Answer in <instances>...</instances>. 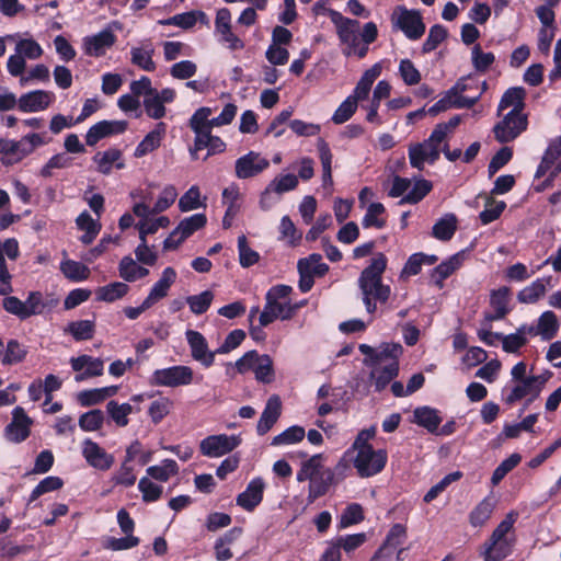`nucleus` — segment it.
I'll return each instance as SVG.
<instances>
[{
    "label": "nucleus",
    "instance_id": "44",
    "mask_svg": "<svg viewBox=\"0 0 561 561\" xmlns=\"http://www.w3.org/2000/svg\"><path fill=\"white\" fill-rule=\"evenodd\" d=\"M457 229V218L454 214H446L433 227V236L442 241L453 238Z\"/></svg>",
    "mask_w": 561,
    "mask_h": 561
},
{
    "label": "nucleus",
    "instance_id": "53",
    "mask_svg": "<svg viewBox=\"0 0 561 561\" xmlns=\"http://www.w3.org/2000/svg\"><path fill=\"white\" fill-rule=\"evenodd\" d=\"M27 354L26 348L16 340H10L4 348L2 357L3 365H14L21 363Z\"/></svg>",
    "mask_w": 561,
    "mask_h": 561
},
{
    "label": "nucleus",
    "instance_id": "38",
    "mask_svg": "<svg viewBox=\"0 0 561 561\" xmlns=\"http://www.w3.org/2000/svg\"><path fill=\"white\" fill-rule=\"evenodd\" d=\"M559 327V320L552 311H545L538 318L537 331L543 341L552 340L557 335Z\"/></svg>",
    "mask_w": 561,
    "mask_h": 561
},
{
    "label": "nucleus",
    "instance_id": "63",
    "mask_svg": "<svg viewBox=\"0 0 561 561\" xmlns=\"http://www.w3.org/2000/svg\"><path fill=\"white\" fill-rule=\"evenodd\" d=\"M447 37V30L439 24L430 28L426 41L423 44L422 50L424 54L431 53L438 47V45Z\"/></svg>",
    "mask_w": 561,
    "mask_h": 561
},
{
    "label": "nucleus",
    "instance_id": "35",
    "mask_svg": "<svg viewBox=\"0 0 561 561\" xmlns=\"http://www.w3.org/2000/svg\"><path fill=\"white\" fill-rule=\"evenodd\" d=\"M117 391V386L83 390L78 393V401L82 407H91L104 401L110 397L115 396Z\"/></svg>",
    "mask_w": 561,
    "mask_h": 561
},
{
    "label": "nucleus",
    "instance_id": "6",
    "mask_svg": "<svg viewBox=\"0 0 561 561\" xmlns=\"http://www.w3.org/2000/svg\"><path fill=\"white\" fill-rule=\"evenodd\" d=\"M386 462V450H375L373 446H364L362 449H356V456L353 459L354 467L362 478L379 473L385 468Z\"/></svg>",
    "mask_w": 561,
    "mask_h": 561
},
{
    "label": "nucleus",
    "instance_id": "14",
    "mask_svg": "<svg viewBox=\"0 0 561 561\" xmlns=\"http://www.w3.org/2000/svg\"><path fill=\"white\" fill-rule=\"evenodd\" d=\"M185 336L191 348V356L193 359L201 363L204 367H210L215 362L216 354L218 353L208 348V343L205 336L195 330H187L185 332Z\"/></svg>",
    "mask_w": 561,
    "mask_h": 561
},
{
    "label": "nucleus",
    "instance_id": "52",
    "mask_svg": "<svg viewBox=\"0 0 561 561\" xmlns=\"http://www.w3.org/2000/svg\"><path fill=\"white\" fill-rule=\"evenodd\" d=\"M238 252L239 263L242 267H250L260 260V254L249 247L244 234L238 237Z\"/></svg>",
    "mask_w": 561,
    "mask_h": 561
},
{
    "label": "nucleus",
    "instance_id": "1",
    "mask_svg": "<svg viewBox=\"0 0 561 561\" xmlns=\"http://www.w3.org/2000/svg\"><path fill=\"white\" fill-rule=\"evenodd\" d=\"M387 267V257L378 253L365 267L357 280L362 301L366 311L373 314L377 310V302L386 304L391 295V288L382 283V274Z\"/></svg>",
    "mask_w": 561,
    "mask_h": 561
},
{
    "label": "nucleus",
    "instance_id": "47",
    "mask_svg": "<svg viewBox=\"0 0 561 561\" xmlns=\"http://www.w3.org/2000/svg\"><path fill=\"white\" fill-rule=\"evenodd\" d=\"M448 94L451 95V107L456 108H470L481 98V92H478L474 95H463V87L461 84H455L450 90H448Z\"/></svg>",
    "mask_w": 561,
    "mask_h": 561
},
{
    "label": "nucleus",
    "instance_id": "59",
    "mask_svg": "<svg viewBox=\"0 0 561 561\" xmlns=\"http://www.w3.org/2000/svg\"><path fill=\"white\" fill-rule=\"evenodd\" d=\"M211 115L209 107L198 108L190 119V127L198 137L208 130V117Z\"/></svg>",
    "mask_w": 561,
    "mask_h": 561
},
{
    "label": "nucleus",
    "instance_id": "51",
    "mask_svg": "<svg viewBox=\"0 0 561 561\" xmlns=\"http://www.w3.org/2000/svg\"><path fill=\"white\" fill-rule=\"evenodd\" d=\"M306 435L305 428L302 426L294 425L276 435L273 440V446L280 445H290L301 442Z\"/></svg>",
    "mask_w": 561,
    "mask_h": 561
},
{
    "label": "nucleus",
    "instance_id": "40",
    "mask_svg": "<svg viewBox=\"0 0 561 561\" xmlns=\"http://www.w3.org/2000/svg\"><path fill=\"white\" fill-rule=\"evenodd\" d=\"M139 409H134L129 403H118L117 401H110L106 404V412L117 426L125 427L128 424V415L138 412Z\"/></svg>",
    "mask_w": 561,
    "mask_h": 561
},
{
    "label": "nucleus",
    "instance_id": "3",
    "mask_svg": "<svg viewBox=\"0 0 561 561\" xmlns=\"http://www.w3.org/2000/svg\"><path fill=\"white\" fill-rule=\"evenodd\" d=\"M402 354L400 344H385L380 347V355L375 357L373 370L369 375L375 390L382 391L399 374L398 358Z\"/></svg>",
    "mask_w": 561,
    "mask_h": 561
},
{
    "label": "nucleus",
    "instance_id": "56",
    "mask_svg": "<svg viewBox=\"0 0 561 561\" xmlns=\"http://www.w3.org/2000/svg\"><path fill=\"white\" fill-rule=\"evenodd\" d=\"M68 331L77 341L90 340L94 334V322L91 320L73 321L69 323Z\"/></svg>",
    "mask_w": 561,
    "mask_h": 561
},
{
    "label": "nucleus",
    "instance_id": "23",
    "mask_svg": "<svg viewBox=\"0 0 561 561\" xmlns=\"http://www.w3.org/2000/svg\"><path fill=\"white\" fill-rule=\"evenodd\" d=\"M282 412V401L277 394H273L268 398L265 408L260 416L256 425V432L259 435L266 434L273 425L277 422Z\"/></svg>",
    "mask_w": 561,
    "mask_h": 561
},
{
    "label": "nucleus",
    "instance_id": "12",
    "mask_svg": "<svg viewBox=\"0 0 561 561\" xmlns=\"http://www.w3.org/2000/svg\"><path fill=\"white\" fill-rule=\"evenodd\" d=\"M116 43V35L111 28H104L98 34L82 39V50L90 57H103Z\"/></svg>",
    "mask_w": 561,
    "mask_h": 561
},
{
    "label": "nucleus",
    "instance_id": "27",
    "mask_svg": "<svg viewBox=\"0 0 561 561\" xmlns=\"http://www.w3.org/2000/svg\"><path fill=\"white\" fill-rule=\"evenodd\" d=\"M268 167V161L260 153L249 152L236 162L237 175H252L263 172Z\"/></svg>",
    "mask_w": 561,
    "mask_h": 561
},
{
    "label": "nucleus",
    "instance_id": "46",
    "mask_svg": "<svg viewBox=\"0 0 561 561\" xmlns=\"http://www.w3.org/2000/svg\"><path fill=\"white\" fill-rule=\"evenodd\" d=\"M153 49L151 45L134 47L130 50L131 62L145 71H153L156 65L152 60Z\"/></svg>",
    "mask_w": 561,
    "mask_h": 561
},
{
    "label": "nucleus",
    "instance_id": "32",
    "mask_svg": "<svg viewBox=\"0 0 561 561\" xmlns=\"http://www.w3.org/2000/svg\"><path fill=\"white\" fill-rule=\"evenodd\" d=\"M550 277L546 278H537L530 285L524 287L517 294V300L520 304H535L541 297L545 296L547 291V286L550 284Z\"/></svg>",
    "mask_w": 561,
    "mask_h": 561
},
{
    "label": "nucleus",
    "instance_id": "45",
    "mask_svg": "<svg viewBox=\"0 0 561 561\" xmlns=\"http://www.w3.org/2000/svg\"><path fill=\"white\" fill-rule=\"evenodd\" d=\"M128 285L121 282H114L106 286L98 288L96 299L100 301L113 302L128 293Z\"/></svg>",
    "mask_w": 561,
    "mask_h": 561
},
{
    "label": "nucleus",
    "instance_id": "37",
    "mask_svg": "<svg viewBox=\"0 0 561 561\" xmlns=\"http://www.w3.org/2000/svg\"><path fill=\"white\" fill-rule=\"evenodd\" d=\"M167 126L164 123L157 124L156 128L150 131L137 146L135 150L136 157H142L160 146V142L165 135Z\"/></svg>",
    "mask_w": 561,
    "mask_h": 561
},
{
    "label": "nucleus",
    "instance_id": "17",
    "mask_svg": "<svg viewBox=\"0 0 561 561\" xmlns=\"http://www.w3.org/2000/svg\"><path fill=\"white\" fill-rule=\"evenodd\" d=\"M82 455L85 461L98 470H108L114 463V457L90 438L82 443Z\"/></svg>",
    "mask_w": 561,
    "mask_h": 561
},
{
    "label": "nucleus",
    "instance_id": "16",
    "mask_svg": "<svg viewBox=\"0 0 561 561\" xmlns=\"http://www.w3.org/2000/svg\"><path fill=\"white\" fill-rule=\"evenodd\" d=\"M31 419L25 414L21 407H16L12 411V422L7 425L4 435L9 442L21 443L30 435Z\"/></svg>",
    "mask_w": 561,
    "mask_h": 561
},
{
    "label": "nucleus",
    "instance_id": "21",
    "mask_svg": "<svg viewBox=\"0 0 561 561\" xmlns=\"http://www.w3.org/2000/svg\"><path fill=\"white\" fill-rule=\"evenodd\" d=\"M53 100V92L43 90L32 91L19 99V110L24 113L44 111L50 105Z\"/></svg>",
    "mask_w": 561,
    "mask_h": 561
},
{
    "label": "nucleus",
    "instance_id": "57",
    "mask_svg": "<svg viewBox=\"0 0 561 561\" xmlns=\"http://www.w3.org/2000/svg\"><path fill=\"white\" fill-rule=\"evenodd\" d=\"M505 207L506 204L503 201L494 202L491 197H486L485 208L479 215L481 222L488 225L496 220Z\"/></svg>",
    "mask_w": 561,
    "mask_h": 561
},
{
    "label": "nucleus",
    "instance_id": "28",
    "mask_svg": "<svg viewBox=\"0 0 561 561\" xmlns=\"http://www.w3.org/2000/svg\"><path fill=\"white\" fill-rule=\"evenodd\" d=\"M511 290L508 287L503 286L491 293L490 305L494 310V313L485 314V321H496L503 319L510 311L507 304Z\"/></svg>",
    "mask_w": 561,
    "mask_h": 561
},
{
    "label": "nucleus",
    "instance_id": "30",
    "mask_svg": "<svg viewBox=\"0 0 561 561\" xmlns=\"http://www.w3.org/2000/svg\"><path fill=\"white\" fill-rule=\"evenodd\" d=\"M176 279V272L172 267H165L160 279L152 286L149 295L146 297L147 302L152 306L168 295L172 284Z\"/></svg>",
    "mask_w": 561,
    "mask_h": 561
},
{
    "label": "nucleus",
    "instance_id": "20",
    "mask_svg": "<svg viewBox=\"0 0 561 561\" xmlns=\"http://www.w3.org/2000/svg\"><path fill=\"white\" fill-rule=\"evenodd\" d=\"M295 310L296 307L291 306L289 302H279L266 299L264 309L259 317L260 325L266 327L277 318L288 320L294 316Z\"/></svg>",
    "mask_w": 561,
    "mask_h": 561
},
{
    "label": "nucleus",
    "instance_id": "54",
    "mask_svg": "<svg viewBox=\"0 0 561 561\" xmlns=\"http://www.w3.org/2000/svg\"><path fill=\"white\" fill-rule=\"evenodd\" d=\"M213 299L214 294L210 290H204L198 295L188 296L186 302L193 313L202 314L208 310Z\"/></svg>",
    "mask_w": 561,
    "mask_h": 561
},
{
    "label": "nucleus",
    "instance_id": "62",
    "mask_svg": "<svg viewBox=\"0 0 561 561\" xmlns=\"http://www.w3.org/2000/svg\"><path fill=\"white\" fill-rule=\"evenodd\" d=\"M432 190V184L431 182L422 179L420 181H417L413 188L407 194L404 195L399 204L400 205H403V204H416L419 203L430 191Z\"/></svg>",
    "mask_w": 561,
    "mask_h": 561
},
{
    "label": "nucleus",
    "instance_id": "33",
    "mask_svg": "<svg viewBox=\"0 0 561 561\" xmlns=\"http://www.w3.org/2000/svg\"><path fill=\"white\" fill-rule=\"evenodd\" d=\"M413 422L426 428L431 433H435L442 422L438 411L431 407H420L413 412Z\"/></svg>",
    "mask_w": 561,
    "mask_h": 561
},
{
    "label": "nucleus",
    "instance_id": "39",
    "mask_svg": "<svg viewBox=\"0 0 561 561\" xmlns=\"http://www.w3.org/2000/svg\"><path fill=\"white\" fill-rule=\"evenodd\" d=\"M495 508V501L492 497H484L469 514V522L473 527L484 525Z\"/></svg>",
    "mask_w": 561,
    "mask_h": 561
},
{
    "label": "nucleus",
    "instance_id": "41",
    "mask_svg": "<svg viewBox=\"0 0 561 561\" xmlns=\"http://www.w3.org/2000/svg\"><path fill=\"white\" fill-rule=\"evenodd\" d=\"M385 213L386 208L381 203H369L366 206V214L362 220L363 227L382 229L386 226Z\"/></svg>",
    "mask_w": 561,
    "mask_h": 561
},
{
    "label": "nucleus",
    "instance_id": "18",
    "mask_svg": "<svg viewBox=\"0 0 561 561\" xmlns=\"http://www.w3.org/2000/svg\"><path fill=\"white\" fill-rule=\"evenodd\" d=\"M126 121H102L91 126L85 135L88 146H95L101 139L118 135L127 129Z\"/></svg>",
    "mask_w": 561,
    "mask_h": 561
},
{
    "label": "nucleus",
    "instance_id": "15",
    "mask_svg": "<svg viewBox=\"0 0 561 561\" xmlns=\"http://www.w3.org/2000/svg\"><path fill=\"white\" fill-rule=\"evenodd\" d=\"M346 468L343 461H340L335 470L330 468L323 469L318 476L312 477L308 488L307 501L309 504L313 503L318 497L324 495L330 486L334 483L335 472H342Z\"/></svg>",
    "mask_w": 561,
    "mask_h": 561
},
{
    "label": "nucleus",
    "instance_id": "50",
    "mask_svg": "<svg viewBox=\"0 0 561 561\" xmlns=\"http://www.w3.org/2000/svg\"><path fill=\"white\" fill-rule=\"evenodd\" d=\"M253 371L256 380L264 383L272 382L274 378V370L271 356L267 354L260 355Z\"/></svg>",
    "mask_w": 561,
    "mask_h": 561
},
{
    "label": "nucleus",
    "instance_id": "58",
    "mask_svg": "<svg viewBox=\"0 0 561 561\" xmlns=\"http://www.w3.org/2000/svg\"><path fill=\"white\" fill-rule=\"evenodd\" d=\"M520 455L516 453L503 460L493 471L491 477L492 484L497 485L504 477L520 462Z\"/></svg>",
    "mask_w": 561,
    "mask_h": 561
},
{
    "label": "nucleus",
    "instance_id": "5",
    "mask_svg": "<svg viewBox=\"0 0 561 561\" xmlns=\"http://www.w3.org/2000/svg\"><path fill=\"white\" fill-rule=\"evenodd\" d=\"M51 141L47 133L28 134L19 141H5L0 150L3 152L2 162L4 164L15 163L26 156L31 154L36 148L47 145Z\"/></svg>",
    "mask_w": 561,
    "mask_h": 561
},
{
    "label": "nucleus",
    "instance_id": "49",
    "mask_svg": "<svg viewBox=\"0 0 561 561\" xmlns=\"http://www.w3.org/2000/svg\"><path fill=\"white\" fill-rule=\"evenodd\" d=\"M179 471L178 463L173 459H165L161 466H151L147 468V474L158 481H168L171 476Z\"/></svg>",
    "mask_w": 561,
    "mask_h": 561
},
{
    "label": "nucleus",
    "instance_id": "29",
    "mask_svg": "<svg viewBox=\"0 0 561 561\" xmlns=\"http://www.w3.org/2000/svg\"><path fill=\"white\" fill-rule=\"evenodd\" d=\"M94 161L98 164V171L104 174L118 171L124 168L122 152L115 148L98 152L94 156Z\"/></svg>",
    "mask_w": 561,
    "mask_h": 561
},
{
    "label": "nucleus",
    "instance_id": "8",
    "mask_svg": "<svg viewBox=\"0 0 561 561\" xmlns=\"http://www.w3.org/2000/svg\"><path fill=\"white\" fill-rule=\"evenodd\" d=\"M392 23L412 41L421 38L425 32V24L416 11L398 8L392 14Z\"/></svg>",
    "mask_w": 561,
    "mask_h": 561
},
{
    "label": "nucleus",
    "instance_id": "34",
    "mask_svg": "<svg viewBox=\"0 0 561 561\" xmlns=\"http://www.w3.org/2000/svg\"><path fill=\"white\" fill-rule=\"evenodd\" d=\"M524 99L525 91L523 88H511L508 89L499 105V114H501L504 110L512 107L508 113H514L516 115H525L523 113L524 108Z\"/></svg>",
    "mask_w": 561,
    "mask_h": 561
},
{
    "label": "nucleus",
    "instance_id": "7",
    "mask_svg": "<svg viewBox=\"0 0 561 561\" xmlns=\"http://www.w3.org/2000/svg\"><path fill=\"white\" fill-rule=\"evenodd\" d=\"M194 373L190 366L178 365L157 369L152 373L151 383L160 387L176 388L193 382Z\"/></svg>",
    "mask_w": 561,
    "mask_h": 561
},
{
    "label": "nucleus",
    "instance_id": "22",
    "mask_svg": "<svg viewBox=\"0 0 561 561\" xmlns=\"http://www.w3.org/2000/svg\"><path fill=\"white\" fill-rule=\"evenodd\" d=\"M561 172V138L549 145L536 175H558Z\"/></svg>",
    "mask_w": 561,
    "mask_h": 561
},
{
    "label": "nucleus",
    "instance_id": "24",
    "mask_svg": "<svg viewBox=\"0 0 561 561\" xmlns=\"http://www.w3.org/2000/svg\"><path fill=\"white\" fill-rule=\"evenodd\" d=\"M264 488L261 478L251 480L247 489L237 496V504L247 511H253L262 502Z\"/></svg>",
    "mask_w": 561,
    "mask_h": 561
},
{
    "label": "nucleus",
    "instance_id": "2",
    "mask_svg": "<svg viewBox=\"0 0 561 561\" xmlns=\"http://www.w3.org/2000/svg\"><path fill=\"white\" fill-rule=\"evenodd\" d=\"M517 513L510 512L496 526L489 540L483 543L481 556L484 561H501L512 553L515 539L513 527Z\"/></svg>",
    "mask_w": 561,
    "mask_h": 561
},
{
    "label": "nucleus",
    "instance_id": "31",
    "mask_svg": "<svg viewBox=\"0 0 561 561\" xmlns=\"http://www.w3.org/2000/svg\"><path fill=\"white\" fill-rule=\"evenodd\" d=\"M207 148L208 154L221 153L226 150L225 141L218 137L211 135V133H204L203 135L195 137L194 147L191 149L193 158H197V152Z\"/></svg>",
    "mask_w": 561,
    "mask_h": 561
},
{
    "label": "nucleus",
    "instance_id": "25",
    "mask_svg": "<svg viewBox=\"0 0 561 561\" xmlns=\"http://www.w3.org/2000/svg\"><path fill=\"white\" fill-rule=\"evenodd\" d=\"M197 22L204 25H209L208 16L205 12L199 10H193L181 14H175L169 19L160 20V25H174L183 30H190L195 26Z\"/></svg>",
    "mask_w": 561,
    "mask_h": 561
},
{
    "label": "nucleus",
    "instance_id": "42",
    "mask_svg": "<svg viewBox=\"0 0 561 561\" xmlns=\"http://www.w3.org/2000/svg\"><path fill=\"white\" fill-rule=\"evenodd\" d=\"M207 222V218L204 214H194L180 221L178 227L174 229V234H180L181 239H187L195 231L202 229Z\"/></svg>",
    "mask_w": 561,
    "mask_h": 561
},
{
    "label": "nucleus",
    "instance_id": "10",
    "mask_svg": "<svg viewBox=\"0 0 561 561\" xmlns=\"http://www.w3.org/2000/svg\"><path fill=\"white\" fill-rule=\"evenodd\" d=\"M527 116L507 113L493 127L494 137L499 142H510L527 128Z\"/></svg>",
    "mask_w": 561,
    "mask_h": 561
},
{
    "label": "nucleus",
    "instance_id": "61",
    "mask_svg": "<svg viewBox=\"0 0 561 561\" xmlns=\"http://www.w3.org/2000/svg\"><path fill=\"white\" fill-rule=\"evenodd\" d=\"M407 539V528L402 524H394L388 535L386 536V539L382 547L388 548L389 550L396 552L397 548L400 547L404 540Z\"/></svg>",
    "mask_w": 561,
    "mask_h": 561
},
{
    "label": "nucleus",
    "instance_id": "55",
    "mask_svg": "<svg viewBox=\"0 0 561 561\" xmlns=\"http://www.w3.org/2000/svg\"><path fill=\"white\" fill-rule=\"evenodd\" d=\"M104 423V414L101 410H91L83 413L79 419V426L84 432L98 431Z\"/></svg>",
    "mask_w": 561,
    "mask_h": 561
},
{
    "label": "nucleus",
    "instance_id": "4",
    "mask_svg": "<svg viewBox=\"0 0 561 561\" xmlns=\"http://www.w3.org/2000/svg\"><path fill=\"white\" fill-rule=\"evenodd\" d=\"M337 36L343 55L364 58L368 53L369 44L376 41L378 30L374 22H368L364 25L363 32L359 33V22L355 21L354 26L342 28Z\"/></svg>",
    "mask_w": 561,
    "mask_h": 561
},
{
    "label": "nucleus",
    "instance_id": "60",
    "mask_svg": "<svg viewBox=\"0 0 561 561\" xmlns=\"http://www.w3.org/2000/svg\"><path fill=\"white\" fill-rule=\"evenodd\" d=\"M64 482L59 477L49 476L43 479L32 491L30 502L37 500L41 495L59 490Z\"/></svg>",
    "mask_w": 561,
    "mask_h": 561
},
{
    "label": "nucleus",
    "instance_id": "48",
    "mask_svg": "<svg viewBox=\"0 0 561 561\" xmlns=\"http://www.w3.org/2000/svg\"><path fill=\"white\" fill-rule=\"evenodd\" d=\"M60 271L66 278L75 282L84 280L90 275V270L88 266L73 260L62 261L60 263Z\"/></svg>",
    "mask_w": 561,
    "mask_h": 561
},
{
    "label": "nucleus",
    "instance_id": "19",
    "mask_svg": "<svg viewBox=\"0 0 561 561\" xmlns=\"http://www.w3.org/2000/svg\"><path fill=\"white\" fill-rule=\"evenodd\" d=\"M71 368L79 374L76 375L75 380L81 382L87 378L101 376L103 374L104 364L100 358H93L89 355H81L70 359Z\"/></svg>",
    "mask_w": 561,
    "mask_h": 561
},
{
    "label": "nucleus",
    "instance_id": "26",
    "mask_svg": "<svg viewBox=\"0 0 561 561\" xmlns=\"http://www.w3.org/2000/svg\"><path fill=\"white\" fill-rule=\"evenodd\" d=\"M439 149L425 140L410 148L409 156L411 164L422 170L425 162L433 163L439 157Z\"/></svg>",
    "mask_w": 561,
    "mask_h": 561
},
{
    "label": "nucleus",
    "instance_id": "13",
    "mask_svg": "<svg viewBox=\"0 0 561 561\" xmlns=\"http://www.w3.org/2000/svg\"><path fill=\"white\" fill-rule=\"evenodd\" d=\"M297 185V178H280L279 180H273L261 194V209H271L274 205H276L279 202L282 194L296 188Z\"/></svg>",
    "mask_w": 561,
    "mask_h": 561
},
{
    "label": "nucleus",
    "instance_id": "64",
    "mask_svg": "<svg viewBox=\"0 0 561 561\" xmlns=\"http://www.w3.org/2000/svg\"><path fill=\"white\" fill-rule=\"evenodd\" d=\"M202 206L205 205L201 201V192L197 186H192L179 201V208L181 211H191Z\"/></svg>",
    "mask_w": 561,
    "mask_h": 561
},
{
    "label": "nucleus",
    "instance_id": "36",
    "mask_svg": "<svg viewBox=\"0 0 561 561\" xmlns=\"http://www.w3.org/2000/svg\"><path fill=\"white\" fill-rule=\"evenodd\" d=\"M461 265V257L459 254L450 256L448 260L437 265L431 274V280L438 288H442L444 280L450 276Z\"/></svg>",
    "mask_w": 561,
    "mask_h": 561
},
{
    "label": "nucleus",
    "instance_id": "9",
    "mask_svg": "<svg viewBox=\"0 0 561 561\" xmlns=\"http://www.w3.org/2000/svg\"><path fill=\"white\" fill-rule=\"evenodd\" d=\"M549 376V374L533 375L528 376V378L524 380L516 382L510 394L506 397L505 402L507 404H513L514 402L526 397H529V401L538 398L546 382L548 381Z\"/></svg>",
    "mask_w": 561,
    "mask_h": 561
},
{
    "label": "nucleus",
    "instance_id": "43",
    "mask_svg": "<svg viewBox=\"0 0 561 561\" xmlns=\"http://www.w3.org/2000/svg\"><path fill=\"white\" fill-rule=\"evenodd\" d=\"M149 274V270L138 265L130 256H124L119 262V276L126 282H135Z\"/></svg>",
    "mask_w": 561,
    "mask_h": 561
},
{
    "label": "nucleus",
    "instance_id": "11",
    "mask_svg": "<svg viewBox=\"0 0 561 561\" xmlns=\"http://www.w3.org/2000/svg\"><path fill=\"white\" fill-rule=\"evenodd\" d=\"M240 442L236 435H211L201 442V451L204 456L218 458L232 451Z\"/></svg>",
    "mask_w": 561,
    "mask_h": 561
}]
</instances>
